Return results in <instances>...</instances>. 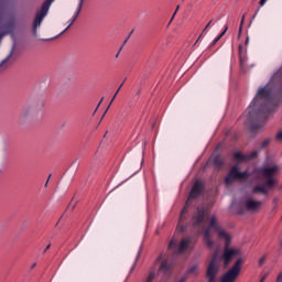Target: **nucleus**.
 I'll return each instance as SVG.
<instances>
[{
	"label": "nucleus",
	"mask_w": 282,
	"mask_h": 282,
	"mask_svg": "<svg viewBox=\"0 0 282 282\" xmlns=\"http://www.w3.org/2000/svg\"><path fill=\"white\" fill-rule=\"evenodd\" d=\"M275 282H282V272L278 274Z\"/></svg>",
	"instance_id": "33"
},
{
	"label": "nucleus",
	"mask_w": 282,
	"mask_h": 282,
	"mask_svg": "<svg viewBox=\"0 0 282 282\" xmlns=\"http://www.w3.org/2000/svg\"><path fill=\"white\" fill-rule=\"evenodd\" d=\"M235 160H237L238 162H247L248 161V155L242 154L241 152H236L234 154Z\"/></svg>",
	"instance_id": "20"
},
{
	"label": "nucleus",
	"mask_w": 282,
	"mask_h": 282,
	"mask_svg": "<svg viewBox=\"0 0 282 282\" xmlns=\"http://www.w3.org/2000/svg\"><path fill=\"white\" fill-rule=\"evenodd\" d=\"M228 32V26H225V30L213 41L212 45H217L219 43V40Z\"/></svg>",
	"instance_id": "22"
},
{
	"label": "nucleus",
	"mask_w": 282,
	"mask_h": 282,
	"mask_svg": "<svg viewBox=\"0 0 282 282\" xmlns=\"http://www.w3.org/2000/svg\"><path fill=\"white\" fill-rule=\"evenodd\" d=\"M134 268H135V264H133V265H132V268H131V272H133Z\"/></svg>",
	"instance_id": "48"
},
{
	"label": "nucleus",
	"mask_w": 282,
	"mask_h": 282,
	"mask_svg": "<svg viewBox=\"0 0 282 282\" xmlns=\"http://www.w3.org/2000/svg\"><path fill=\"white\" fill-rule=\"evenodd\" d=\"M153 279H155V271H152L144 282H153Z\"/></svg>",
	"instance_id": "25"
},
{
	"label": "nucleus",
	"mask_w": 282,
	"mask_h": 282,
	"mask_svg": "<svg viewBox=\"0 0 282 282\" xmlns=\"http://www.w3.org/2000/svg\"><path fill=\"white\" fill-rule=\"evenodd\" d=\"M280 246H281V248H282V241L280 242Z\"/></svg>",
	"instance_id": "56"
},
{
	"label": "nucleus",
	"mask_w": 282,
	"mask_h": 282,
	"mask_svg": "<svg viewBox=\"0 0 282 282\" xmlns=\"http://www.w3.org/2000/svg\"><path fill=\"white\" fill-rule=\"evenodd\" d=\"M239 215H243V210H240V212H239Z\"/></svg>",
	"instance_id": "50"
},
{
	"label": "nucleus",
	"mask_w": 282,
	"mask_h": 282,
	"mask_svg": "<svg viewBox=\"0 0 282 282\" xmlns=\"http://www.w3.org/2000/svg\"><path fill=\"white\" fill-rule=\"evenodd\" d=\"M204 182L202 181H196L189 192L188 195V199L185 203L182 212H181V216L178 219V225L176 227L177 232H184V230H186V225H184V217L186 215V213H188V206H189V202L191 199H197V197H199L202 195V193H204Z\"/></svg>",
	"instance_id": "3"
},
{
	"label": "nucleus",
	"mask_w": 282,
	"mask_h": 282,
	"mask_svg": "<svg viewBox=\"0 0 282 282\" xmlns=\"http://www.w3.org/2000/svg\"><path fill=\"white\" fill-rule=\"evenodd\" d=\"M175 11H176V12H178V11H180V4L176 7Z\"/></svg>",
	"instance_id": "45"
},
{
	"label": "nucleus",
	"mask_w": 282,
	"mask_h": 282,
	"mask_svg": "<svg viewBox=\"0 0 282 282\" xmlns=\"http://www.w3.org/2000/svg\"><path fill=\"white\" fill-rule=\"evenodd\" d=\"M44 107L45 102L43 100L39 98H30L20 113V124H25V122H29L32 118H36L39 113H43Z\"/></svg>",
	"instance_id": "2"
},
{
	"label": "nucleus",
	"mask_w": 282,
	"mask_h": 282,
	"mask_svg": "<svg viewBox=\"0 0 282 282\" xmlns=\"http://www.w3.org/2000/svg\"><path fill=\"white\" fill-rule=\"evenodd\" d=\"M259 173L265 182V186L274 187L279 184V180H276V175L281 173V166L279 165H271V166H263L259 170Z\"/></svg>",
	"instance_id": "5"
},
{
	"label": "nucleus",
	"mask_w": 282,
	"mask_h": 282,
	"mask_svg": "<svg viewBox=\"0 0 282 282\" xmlns=\"http://www.w3.org/2000/svg\"><path fill=\"white\" fill-rule=\"evenodd\" d=\"M238 50H239L240 67H241V69H243V67H246V61H247L246 55H243V45L240 44Z\"/></svg>",
	"instance_id": "19"
},
{
	"label": "nucleus",
	"mask_w": 282,
	"mask_h": 282,
	"mask_svg": "<svg viewBox=\"0 0 282 282\" xmlns=\"http://www.w3.org/2000/svg\"><path fill=\"white\" fill-rule=\"evenodd\" d=\"M175 14H177V11H174V13H173V15H172V18H171V20L169 22V25H171V23H173V19H175Z\"/></svg>",
	"instance_id": "34"
},
{
	"label": "nucleus",
	"mask_w": 282,
	"mask_h": 282,
	"mask_svg": "<svg viewBox=\"0 0 282 282\" xmlns=\"http://www.w3.org/2000/svg\"><path fill=\"white\" fill-rule=\"evenodd\" d=\"M265 3H268V0H260V2H259L260 8H263V6H265Z\"/></svg>",
	"instance_id": "30"
},
{
	"label": "nucleus",
	"mask_w": 282,
	"mask_h": 282,
	"mask_svg": "<svg viewBox=\"0 0 282 282\" xmlns=\"http://www.w3.org/2000/svg\"><path fill=\"white\" fill-rule=\"evenodd\" d=\"M188 246H191V238H183L177 245V240L173 238L169 243V250H174V254H183L188 250Z\"/></svg>",
	"instance_id": "10"
},
{
	"label": "nucleus",
	"mask_w": 282,
	"mask_h": 282,
	"mask_svg": "<svg viewBox=\"0 0 282 282\" xmlns=\"http://www.w3.org/2000/svg\"><path fill=\"white\" fill-rule=\"evenodd\" d=\"M204 219H206V209L200 207L197 209L196 216L193 217L194 228H199L204 224Z\"/></svg>",
	"instance_id": "12"
},
{
	"label": "nucleus",
	"mask_w": 282,
	"mask_h": 282,
	"mask_svg": "<svg viewBox=\"0 0 282 282\" xmlns=\"http://www.w3.org/2000/svg\"><path fill=\"white\" fill-rule=\"evenodd\" d=\"M83 3H85V0H79L78 7L76 12L74 13L73 18L68 21L67 28L61 33L65 34V32L76 23V19H78V15L80 14V11L83 10Z\"/></svg>",
	"instance_id": "14"
},
{
	"label": "nucleus",
	"mask_w": 282,
	"mask_h": 282,
	"mask_svg": "<svg viewBox=\"0 0 282 282\" xmlns=\"http://www.w3.org/2000/svg\"><path fill=\"white\" fill-rule=\"evenodd\" d=\"M219 239H225V247L223 256L220 257V261H224L225 268H228L230 263H232V260L235 257H239L241 254V250L230 248V235L226 231H219Z\"/></svg>",
	"instance_id": "4"
},
{
	"label": "nucleus",
	"mask_w": 282,
	"mask_h": 282,
	"mask_svg": "<svg viewBox=\"0 0 282 282\" xmlns=\"http://www.w3.org/2000/svg\"><path fill=\"white\" fill-rule=\"evenodd\" d=\"M175 14H177V11H174V13H173V15H172V18H171V20L169 22V25H171V23H173V19H175Z\"/></svg>",
	"instance_id": "36"
},
{
	"label": "nucleus",
	"mask_w": 282,
	"mask_h": 282,
	"mask_svg": "<svg viewBox=\"0 0 282 282\" xmlns=\"http://www.w3.org/2000/svg\"><path fill=\"white\" fill-rule=\"evenodd\" d=\"M241 263H243V259H238L232 268L227 271L220 282H235L237 281V276H239V273L241 272Z\"/></svg>",
	"instance_id": "9"
},
{
	"label": "nucleus",
	"mask_w": 282,
	"mask_h": 282,
	"mask_svg": "<svg viewBox=\"0 0 282 282\" xmlns=\"http://www.w3.org/2000/svg\"><path fill=\"white\" fill-rule=\"evenodd\" d=\"M124 85V83H122L119 88L117 89V94H120V90L122 89V86Z\"/></svg>",
	"instance_id": "37"
},
{
	"label": "nucleus",
	"mask_w": 282,
	"mask_h": 282,
	"mask_svg": "<svg viewBox=\"0 0 282 282\" xmlns=\"http://www.w3.org/2000/svg\"><path fill=\"white\" fill-rule=\"evenodd\" d=\"M273 204H274V206H276V204H279V198H274Z\"/></svg>",
	"instance_id": "41"
},
{
	"label": "nucleus",
	"mask_w": 282,
	"mask_h": 282,
	"mask_svg": "<svg viewBox=\"0 0 282 282\" xmlns=\"http://www.w3.org/2000/svg\"><path fill=\"white\" fill-rule=\"evenodd\" d=\"M120 52H122V46L120 47L119 52L116 54V58H118V56H120Z\"/></svg>",
	"instance_id": "40"
},
{
	"label": "nucleus",
	"mask_w": 282,
	"mask_h": 282,
	"mask_svg": "<svg viewBox=\"0 0 282 282\" xmlns=\"http://www.w3.org/2000/svg\"><path fill=\"white\" fill-rule=\"evenodd\" d=\"M275 140H282V131L276 133Z\"/></svg>",
	"instance_id": "32"
},
{
	"label": "nucleus",
	"mask_w": 282,
	"mask_h": 282,
	"mask_svg": "<svg viewBox=\"0 0 282 282\" xmlns=\"http://www.w3.org/2000/svg\"><path fill=\"white\" fill-rule=\"evenodd\" d=\"M259 11H257L256 13H254V15H253V18L252 19H256L257 18V13H258Z\"/></svg>",
	"instance_id": "49"
},
{
	"label": "nucleus",
	"mask_w": 282,
	"mask_h": 282,
	"mask_svg": "<svg viewBox=\"0 0 282 282\" xmlns=\"http://www.w3.org/2000/svg\"><path fill=\"white\" fill-rule=\"evenodd\" d=\"M127 41H129V39H126L124 43H127Z\"/></svg>",
	"instance_id": "53"
},
{
	"label": "nucleus",
	"mask_w": 282,
	"mask_h": 282,
	"mask_svg": "<svg viewBox=\"0 0 282 282\" xmlns=\"http://www.w3.org/2000/svg\"><path fill=\"white\" fill-rule=\"evenodd\" d=\"M115 96H118V91H116Z\"/></svg>",
	"instance_id": "54"
},
{
	"label": "nucleus",
	"mask_w": 282,
	"mask_h": 282,
	"mask_svg": "<svg viewBox=\"0 0 282 282\" xmlns=\"http://www.w3.org/2000/svg\"><path fill=\"white\" fill-rule=\"evenodd\" d=\"M51 246H52V245H48V246L44 249V251H43L44 254L47 252V250H50Z\"/></svg>",
	"instance_id": "38"
},
{
	"label": "nucleus",
	"mask_w": 282,
	"mask_h": 282,
	"mask_svg": "<svg viewBox=\"0 0 282 282\" xmlns=\"http://www.w3.org/2000/svg\"><path fill=\"white\" fill-rule=\"evenodd\" d=\"M175 14H177V11H174V13H173V15H172V18H171V20L169 22V25H171V23H173V19H175Z\"/></svg>",
	"instance_id": "35"
},
{
	"label": "nucleus",
	"mask_w": 282,
	"mask_h": 282,
	"mask_svg": "<svg viewBox=\"0 0 282 282\" xmlns=\"http://www.w3.org/2000/svg\"><path fill=\"white\" fill-rule=\"evenodd\" d=\"M257 155H259V152L253 151L247 155V160H254V158H257Z\"/></svg>",
	"instance_id": "26"
},
{
	"label": "nucleus",
	"mask_w": 282,
	"mask_h": 282,
	"mask_svg": "<svg viewBox=\"0 0 282 282\" xmlns=\"http://www.w3.org/2000/svg\"><path fill=\"white\" fill-rule=\"evenodd\" d=\"M246 208L249 213H259V210H261V202L254 199H247Z\"/></svg>",
	"instance_id": "13"
},
{
	"label": "nucleus",
	"mask_w": 282,
	"mask_h": 282,
	"mask_svg": "<svg viewBox=\"0 0 282 282\" xmlns=\"http://www.w3.org/2000/svg\"><path fill=\"white\" fill-rule=\"evenodd\" d=\"M54 3V0H46L43 2L41 10L37 11L34 22H33V34L36 36V30L39 26H41V23H43V19L47 17V12H50V8Z\"/></svg>",
	"instance_id": "7"
},
{
	"label": "nucleus",
	"mask_w": 282,
	"mask_h": 282,
	"mask_svg": "<svg viewBox=\"0 0 282 282\" xmlns=\"http://www.w3.org/2000/svg\"><path fill=\"white\" fill-rule=\"evenodd\" d=\"M50 177H52V174H50V176H48V178H47V181H46V183H45V187H47V184H50Z\"/></svg>",
	"instance_id": "39"
},
{
	"label": "nucleus",
	"mask_w": 282,
	"mask_h": 282,
	"mask_svg": "<svg viewBox=\"0 0 282 282\" xmlns=\"http://www.w3.org/2000/svg\"><path fill=\"white\" fill-rule=\"evenodd\" d=\"M267 278H268V275H263V276L261 278L260 282L265 281Z\"/></svg>",
	"instance_id": "42"
},
{
	"label": "nucleus",
	"mask_w": 282,
	"mask_h": 282,
	"mask_svg": "<svg viewBox=\"0 0 282 282\" xmlns=\"http://www.w3.org/2000/svg\"><path fill=\"white\" fill-rule=\"evenodd\" d=\"M36 268V263L32 264L31 269L34 270Z\"/></svg>",
	"instance_id": "44"
},
{
	"label": "nucleus",
	"mask_w": 282,
	"mask_h": 282,
	"mask_svg": "<svg viewBox=\"0 0 282 282\" xmlns=\"http://www.w3.org/2000/svg\"><path fill=\"white\" fill-rule=\"evenodd\" d=\"M0 30H3V26L0 25Z\"/></svg>",
	"instance_id": "51"
},
{
	"label": "nucleus",
	"mask_w": 282,
	"mask_h": 282,
	"mask_svg": "<svg viewBox=\"0 0 282 282\" xmlns=\"http://www.w3.org/2000/svg\"><path fill=\"white\" fill-rule=\"evenodd\" d=\"M214 165L216 169H223L224 167V159L221 156L217 155L214 158Z\"/></svg>",
	"instance_id": "21"
},
{
	"label": "nucleus",
	"mask_w": 282,
	"mask_h": 282,
	"mask_svg": "<svg viewBox=\"0 0 282 282\" xmlns=\"http://www.w3.org/2000/svg\"><path fill=\"white\" fill-rule=\"evenodd\" d=\"M210 230H215L216 232H218V237H219V232L221 231L226 232V231L219 228V224L217 223V217L212 216L209 220V225L204 231V240L207 248H209V250H213L215 248V241L210 239Z\"/></svg>",
	"instance_id": "6"
},
{
	"label": "nucleus",
	"mask_w": 282,
	"mask_h": 282,
	"mask_svg": "<svg viewBox=\"0 0 282 282\" xmlns=\"http://www.w3.org/2000/svg\"><path fill=\"white\" fill-rule=\"evenodd\" d=\"M249 41H250V39H249V37H247V40H246V45H248Z\"/></svg>",
	"instance_id": "46"
},
{
	"label": "nucleus",
	"mask_w": 282,
	"mask_h": 282,
	"mask_svg": "<svg viewBox=\"0 0 282 282\" xmlns=\"http://www.w3.org/2000/svg\"><path fill=\"white\" fill-rule=\"evenodd\" d=\"M8 61H10V55L0 63V67H3V64Z\"/></svg>",
	"instance_id": "31"
},
{
	"label": "nucleus",
	"mask_w": 282,
	"mask_h": 282,
	"mask_svg": "<svg viewBox=\"0 0 282 282\" xmlns=\"http://www.w3.org/2000/svg\"><path fill=\"white\" fill-rule=\"evenodd\" d=\"M275 208H276V205L273 207V210H275Z\"/></svg>",
	"instance_id": "55"
},
{
	"label": "nucleus",
	"mask_w": 282,
	"mask_h": 282,
	"mask_svg": "<svg viewBox=\"0 0 282 282\" xmlns=\"http://www.w3.org/2000/svg\"><path fill=\"white\" fill-rule=\"evenodd\" d=\"M13 30H14V21H10L9 23H7L4 25V30L2 32H0V41L7 34H12Z\"/></svg>",
	"instance_id": "18"
},
{
	"label": "nucleus",
	"mask_w": 282,
	"mask_h": 282,
	"mask_svg": "<svg viewBox=\"0 0 282 282\" xmlns=\"http://www.w3.org/2000/svg\"><path fill=\"white\" fill-rule=\"evenodd\" d=\"M274 187H270L265 185V182L262 185H258L253 187L252 194L257 195V193H261L262 195H268V191H272Z\"/></svg>",
	"instance_id": "17"
},
{
	"label": "nucleus",
	"mask_w": 282,
	"mask_h": 282,
	"mask_svg": "<svg viewBox=\"0 0 282 282\" xmlns=\"http://www.w3.org/2000/svg\"><path fill=\"white\" fill-rule=\"evenodd\" d=\"M243 21H246V15L242 17L239 28V34H241V26L243 25Z\"/></svg>",
	"instance_id": "29"
},
{
	"label": "nucleus",
	"mask_w": 282,
	"mask_h": 282,
	"mask_svg": "<svg viewBox=\"0 0 282 282\" xmlns=\"http://www.w3.org/2000/svg\"><path fill=\"white\" fill-rule=\"evenodd\" d=\"M113 100H116V95H113L112 99L110 100L109 106L107 107L105 113H107V111H109V107H111V105H113Z\"/></svg>",
	"instance_id": "28"
},
{
	"label": "nucleus",
	"mask_w": 282,
	"mask_h": 282,
	"mask_svg": "<svg viewBox=\"0 0 282 282\" xmlns=\"http://www.w3.org/2000/svg\"><path fill=\"white\" fill-rule=\"evenodd\" d=\"M127 41H129V39H126L124 43H127Z\"/></svg>",
	"instance_id": "52"
},
{
	"label": "nucleus",
	"mask_w": 282,
	"mask_h": 282,
	"mask_svg": "<svg viewBox=\"0 0 282 282\" xmlns=\"http://www.w3.org/2000/svg\"><path fill=\"white\" fill-rule=\"evenodd\" d=\"M210 25H214L213 20H210L207 25L204 28L203 32L200 33V35L198 36L197 41L195 42V45H197V43L199 42V39H202V36H204V33L206 32V30H208V28H210Z\"/></svg>",
	"instance_id": "23"
},
{
	"label": "nucleus",
	"mask_w": 282,
	"mask_h": 282,
	"mask_svg": "<svg viewBox=\"0 0 282 282\" xmlns=\"http://www.w3.org/2000/svg\"><path fill=\"white\" fill-rule=\"evenodd\" d=\"M172 269H173V264L171 262H169V260H164L161 262L159 272H161L165 276H169V274H171Z\"/></svg>",
	"instance_id": "15"
},
{
	"label": "nucleus",
	"mask_w": 282,
	"mask_h": 282,
	"mask_svg": "<svg viewBox=\"0 0 282 282\" xmlns=\"http://www.w3.org/2000/svg\"><path fill=\"white\" fill-rule=\"evenodd\" d=\"M160 261H162V256H160V257L156 259V263H160Z\"/></svg>",
	"instance_id": "43"
},
{
	"label": "nucleus",
	"mask_w": 282,
	"mask_h": 282,
	"mask_svg": "<svg viewBox=\"0 0 282 282\" xmlns=\"http://www.w3.org/2000/svg\"><path fill=\"white\" fill-rule=\"evenodd\" d=\"M197 274H199V264H194L187 270L185 276L180 282H185L188 276H197Z\"/></svg>",
	"instance_id": "16"
},
{
	"label": "nucleus",
	"mask_w": 282,
	"mask_h": 282,
	"mask_svg": "<svg viewBox=\"0 0 282 282\" xmlns=\"http://www.w3.org/2000/svg\"><path fill=\"white\" fill-rule=\"evenodd\" d=\"M217 251L214 252L212 260L207 268V279L209 282H215V278L217 276V272H219V265H217Z\"/></svg>",
	"instance_id": "11"
},
{
	"label": "nucleus",
	"mask_w": 282,
	"mask_h": 282,
	"mask_svg": "<svg viewBox=\"0 0 282 282\" xmlns=\"http://www.w3.org/2000/svg\"><path fill=\"white\" fill-rule=\"evenodd\" d=\"M250 177V174L248 172H239V167L235 165L229 171L228 175L225 178V184L227 186H230V184H234L236 180H248Z\"/></svg>",
	"instance_id": "8"
},
{
	"label": "nucleus",
	"mask_w": 282,
	"mask_h": 282,
	"mask_svg": "<svg viewBox=\"0 0 282 282\" xmlns=\"http://www.w3.org/2000/svg\"><path fill=\"white\" fill-rule=\"evenodd\" d=\"M265 259H268V254H264L260 260H259V265H263L265 263Z\"/></svg>",
	"instance_id": "27"
},
{
	"label": "nucleus",
	"mask_w": 282,
	"mask_h": 282,
	"mask_svg": "<svg viewBox=\"0 0 282 282\" xmlns=\"http://www.w3.org/2000/svg\"><path fill=\"white\" fill-rule=\"evenodd\" d=\"M273 94L274 91L271 89L270 84L258 89L254 99L247 109L251 131L263 129L268 118L274 113L276 100Z\"/></svg>",
	"instance_id": "1"
},
{
	"label": "nucleus",
	"mask_w": 282,
	"mask_h": 282,
	"mask_svg": "<svg viewBox=\"0 0 282 282\" xmlns=\"http://www.w3.org/2000/svg\"><path fill=\"white\" fill-rule=\"evenodd\" d=\"M270 142H271V139H270V138L264 139V140L262 141V143H261V149H265L267 147H269Z\"/></svg>",
	"instance_id": "24"
},
{
	"label": "nucleus",
	"mask_w": 282,
	"mask_h": 282,
	"mask_svg": "<svg viewBox=\"0 0 282 282\" xmlns=\"http://www.w3.org/2000/svg\"><path fill=\"white\" fill-rule=\"evenodd\" d=\"M102 100H105V98H101V100H100L98 107H100V105L102 104Z\"/></svg>",
	"instance_id": "47"
}]
</instances>
